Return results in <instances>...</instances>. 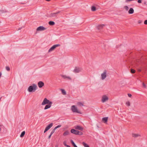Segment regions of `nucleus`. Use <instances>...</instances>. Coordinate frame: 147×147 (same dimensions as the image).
I'll return each instance as SVG.
<instances>
[{
  "label": "nucleus",
  "instance_id": "1",
  "mask_svg": "<svg viewBox=\"0 0 147 147\" xmlns=\"http://www.w3.org/2000/svg\"><path fill=\"white\" fill-rule=\"evenodd\" d=\"M134 66L137 68L138 71L141 72L147 70V55H143L137 59L135 62Z\"/></svg>",
  "mask_w": 147,
  "mask_h": 147
},
{
  "label": "nucleus",
  "instance_id": "2",
  "mask_svg": "<svg viewBox=\"0 0 147 147\" xmlns=\"http://www.w3.org/2000/svg\"><path fill=\"white\" fill-rule=\"evenodd\" d=\"M37 88V85L36 84H33L29 87L28 90L29 92H34L35 91Z\"/></svg>",
  "mask_w": 147,
  "mask_h": 147
},
{
  "label": "nucleus",
  "instance_id": "3",
  "mask_svg": "<svg viewBox=\"0 0 147 147\" xmlns=\"http://www.w3.org/2000/svg\"><path fill=\"white\" fill-rule=\"evenodd\" d=\"M71 133L75 135H81L83 134V133L82 132L76 130L74 129H72L71 130Z\"/></svg>",
  "mask_w": 147,
  "mask_h": 147
},
{
  "label": "nucleus",
  "instance_id": "4",
  "mask_svg": "<svg viewBox=\"0 0 147 147\" xmlns=\"http://www.w3.org/2000/svg\"><path fill=\"white\" fill-rule=\"evenodd\" d=\"M71 109L72 111L74 113H81L80 111H78L75 105L72 106L71 108Z\"/></svg>",
  "mask_w": 147,
  "mask_h": 147
},
{
  "label": "nucleus",
  "instance_id": "5",
  "mask_svg": "<svg viewBox=\"0 0 147 147\" xmlns=\"http://www.w3.org/2000/svg\"><path fill=\"white\" fill-rule=\"evenodd\" d=\"M50 102H52L47 99L46 98H45L42 103V105H45L46 104L50 103Z\"/></svg>",
  "mask_w": 147,
  "mask_h": 147
},
{
  "label": "nucleus",
  "instance_id": "6",
  "mask_svg": "<svg viewBox=\"0 0 147 147\" xmlns=\"http://www.w3.org/2000/svg\"><path fill=\"white\" fill-rule=\"evenodd\" d=\"M60 45L59 44H56L53 45L51 47L49 50L48 52H50L54 50L56 47L59 46Z\"/></svg>",
  "mask_w": 147,
  "mask_h": 147
},
{
  "label": "nucleus",
  "instance_id": "7",
  "mask_svg": "<svg viewBox=\"0 0 147 147\" xmlns=\"http://www.w3.org/2000/svg\"><path fill=\"white\" fill-rule=\"evenodd\" d=\"M109 99L108 97L106 95H104L102 96L101 99V101L104 102L108 100Z\"/></svg>",
  "mask_w": 147,
  "mask_h": 147
},
{
  "label": "nucleus",
  "instance_id": "8",
  "mask_svg": "<svg viewBox=\"0 0 147 147\" xmlns=\"http://www.w3.org/2000/svg\"><path fill=\"white\" fill-rule=\"evenodd\" d=\"M53 125V123H51L46 127L44 131V133H45Z\"/></svg>",
  "mask_w": 147,
  "mask_h": 147
},
{
  "label": "nucleus",
  "instance_id": "9",
  "mask_svg": "<svg viewBox=\"0 0 147 147\" xmlns=\"http://www.w3.org/2000/svg\"><path fill=\"white\" fill-rule=\"evenodd\" d=\"M106 73L107 71L106 70H105L103 73L101 74V79L102 80L105 79L106 76Z\"/></svg>",
  "mask_w": 147,
  "mask_h": 147
},
{
  "label": "nucleus",
  "instance_id": "10",
  "mask_svg": "<svg viewBox=\"0 0 147 147\" xmlns=\"http://www.w3.org/2000/svg\"><path fill=\"white\" fill-rule=\"evenodd\" d=\"M81 69L78 67H76L73 71L75 73H78L81 71Z\"/></svg>",
  "mask_w": 147,
  "mask_h": 147
},
{
  "label": "nucleus",
  "instance_id": "11",
  "mask_svg": "<svg viewBox=\"0 0 147 147\" xmlns=\"http://www.w3.org/2000/svg\"><path fill=\"white\" fill-rule=\"evenodd\" d=\"M60 12V11H58L54 13H51L50 15V17H56L57 16V14Z\"/></svg>",
  "mask_w": 147,
  "mask_h": 147
},
{
  "label": "nucleus",
  "instance_id": "12",
  "mask_svg": "<svg viewBox=\"0 0 147 147\" xmlns=\"http://www.w3.org/2000/svg\"><path fill=\"white\" fill-rule=\"evenodd\" d=\"M46 28L43 26H40L36 29V31H43L46 30Z\"/></svg>",
  "mask_w": 147,
  "mask_h": 147
},
{
  "label": "nucleus",
  "instance_id": "13",
  "mask_svg": "<svg viewBox=\"0 0 147 147\" xmlns=\"http://www.w3.org/2000/svg\"><path fill=\"white\" fill-rule=\"evenodd\" d=\"M38 85L39 88H41L44 86V84L42 81H39L38 83Z\"/></svg>",
  "mask_w": 147,
  "mask_h": 147
},
{
  "label": "nucleus",
  "instance_id": "14",
  "mask_svg": "<svg viewBox=\"0 0 147 147\" xmlns=\"http://www.w3.org/2000/svg\"><path fill=\"white\" fill-rule=\"evenodd\" d=\"M52 104V102H50V103L47 104V105L45 106L44 108V109L46 110L50 108L51 107Z\"/></svg>",
  "mask_w": 147,
  "mask_h": 147
},
{
  "label": "nucleus",
  "instance_id": "15",
  "mask_svg": "<svg viewBox=\"0 0 147 147\" xmlns=\"http://www.w3.org/2000/svg\"><path fill=\"white\" fill-rule=\"evenodd\" d=\"M108 117H105L103 118L102 119V122L105 123H107L108 121Z\"/></svg>",
  "mask_w": 147,
  "mask_h": 147
},
{
  "label": "nucleus",
  "instance_id": "16",
  "mask_svg": "<svg viewBox=\"0 0 147 147\" xmlns=\"http://www.w3.org/2000/svg\"><path fill=\"white\" fill-rule=\"evenodd\" d=\"M61 77L64 79H67L68 80H71V78L69 76H66V75H61Z\"/></svg>",
  "mask_w": 147,
  "mask_h": 147
},
{
  "label": "nucleus",
  "instance_id": "17",
  "mask_svg": "<svg viewBox=\"0 0 147 147\" xmlns=\"http://www.w3.org/2000/svg\"><path fill=\"white\" fill-rule=\"evenodd\" d=\"M75 129H78L81 131L83 130V128L79 125H77L75 127Z\"/></svg>",
  "mask_w": 147,
  "mask_h": 147
},
{
  "label": "nucleus",
  "instance_id": "18",
  "mask_svg": "<svg viewBox=\"0 0 147 147\" xmlns=\"http://www.w3.org/2000/svg\"><path fill=\"white\" fill-rule=\"evenodd\" d=\"M134 9L132 8H130L129 11H128V13L130 14H133L134 13Z\"/></svg>",
  "mask_w": 147,
  "mask_h": 147
},
{
  "label": "nucleus",
  "instance_id": "19",
  "mask_svg": "<svg viewBox=\"0 0 147 147\" xmlns=\"http://www.w3.org/2000/svg\"><path fill=\"white\" fill-rule=\"evenodd\" d=\"M104 26L105 25L104 24L99 25L98 26L97 28L99 30H100L102 29Z\"/></svg>",
  "mask_w": 147,
  "mask_h": 147
},
{
  "label": "nucleus",
  "instance_id": "20",
  "mask_svg": "<svg viewBox=\"0 0 147 147\" xmlns=\"http://www.w3.org/2000/svg\"><path fill=\"white\" fill-rule=\"evenodd\" d=\"M69 134V131L67 130L65 131L63 134V135L64 136H66L68 135Z\"/></svg>",
  "mask_w": 147,
  "mask_h": 147
},
{
  "label": "nucleus",
  "instance_id": "21",
  "mask_svg": "<svg viewBox=\"0 0 147 147\" xmlns=\"http://www.w3.org/2000/svg\"><path fill=\"white\" fill-rule=\"evenodd\" d=\"M132 136L133 137L137 138L138 136H140V135L137 134H132Z\"/></svg>",
  "mask_w": 147,
  "mask_h": 147
},
{
  "label": "nucleus",
  "instance_id": "22",
  "mask_svg": "<svg viewBox=\"0 0 147 147\" xmlns=\"http://www.w3.org/2000/svg\"><path fill=\"white\" fill-rule=\"evenodd\" d=\"M49 24L50 25L53 26L55 24V23L53 21H50L49 22Z\"/></svg>",
  "mask_w": 147,
  "mask_h": 147
},
{
  "label": "nucleus",
  "instance_id": "23",
  "mask_svg": "<svg viewBox=\"0 0 147 147\" xmlns=\"http://www.w3.org/2000/svg\"><path fill=\"white\" fill-rule=\"evenodd\" d=\"M25 134V131H22L21 133V135H20V137L21 138H22L24 136Z\"/></svg>",
  "mask_w": 147,
  "mask_h": 147
},
{
  "label": "nucleus",
  "instance_id": "24",
  "mask_svg": "<svg viewBox=\"0 0 147 147\" xmlns=\"http://www.w3.org/2000/svg\"><path fill=\"white\" fill-rule=\"evenodd\" d=\"M61 91L62 93L64 95H65L66 94V92L63 89H61Z\"/></svg>",
  "mask_w": 147,
  "mask_h": 147
},
{
  "label": "nucleus",
  "instance_id": "25",
  "mask_svg": "<svg viewBox=\"0 0 147 147\" xmlns=\"http://www.w3.org/2000/svg\"><path fill=\"white\" fill-rule=\"evenodd\" d=\"M91 10L92 11H95L96 10V7L95 6H92L91 7Z\"/></svg>",
  "mask_w": 147,
  "mask_h": 147
},
{
  "label": "nucleus",
  "instance_id": "26",
  "mask_svg": "<svg viewBox=\"0 0 147 147\" xmlns=\"http://www.w3.org/2000/svg\"><path fill=\"white\" fill-rule=\"evenodd\" d=\"M71 142L74 147H78L76 145L74 142L72 140H71Z\"/></svg>",
  "mask_w": 147,
  "mask_h": 147
},
{
  "label": "nucleus",
  "instance_id": "27",
  "mask_svg": "<svg viewBox=\"0 0 147 147\" xmlns=\"http://www.w3.org/2000/svg\"><path fill=\"white\" fill-rule=\"evenodd\" d=\"M83 146L85 147H90L88 144H87L86 143L84 142H83Z\"/></svg>",
  "mask_w": 147,
  "mask_h": 147
},
{
  "label": "nucleus",
  "instance_id": "28",
  "mask_svg": "<svg viewBox=\"0 0 147 147\" xmlns=\"http://www.w3.org/2000/svg\"><path fill=\"white\" fill-rule=\"evenodd\" d=\"M77 105L78 106H83V103L81 102H78L77 103Z\"/></svg>",
  "mask_w": 147,
  "mask_h": 147
},
{
  "label": "nucleus",
  "instance_id": "29",
  "mask_svg": "<svg viewBox=\"0 0 147 147\" xmlns=\"http://www.w3.org/2000/svg\"><path fill=\"white\" fill-rule=\"evenodd\" d=\"M136 72V71L135 70L133 69H131V72L132 74H134V73Z\"/></svg>",
  "mask_w": 147,
  "mask_h": 147
},
{
  "label": "nucleus",
  "instance_id": "30",
  "mask_svg": "<svg viewBox=\"0 0 147 147\" xmlns=\"http://www.w3.org/2000/svg\"><path fill=\"white\" fill-rule=\"evenodd\" d=\"M126 105H127L128 106H129L130 105V102L129 101L126 102Z\"/></svg>",
  "mask_w": 147,
  "mask_h": 147
},
{
  "label": "nucleus",
  "instance_id": "31",
  "mask_svg": "<svg viewBox=\"0 0 147 147\" xmlns=\"http://www.w3.org/2000/svg\"><path fill=\"white\" fill-rule=\"evenodd\" d=\"M124 8L125 9L126 11H128L129 9V7L127 6H125L124 7Z\"/></svg>",
  "mask_w": 147,
  "mask_h": 147
},
{
  "label": "nucleus",
  "instance_id": "32",
  "mask_svg": "<svg viewBox=\"0 0 147 147\" xmlns=\"http://www.w3.org/2000/svg\"><path fill=\"white\" fill-rule=\"evenodd\" d=\"M6 69L8 71H9L10 70V68L9 67L7 66L6 67Z\"/></svg>",
  "mask_w": 147,
  "mask_h": 147
},
{
  "label": "nucleus",
  "instance_id": "33",
  "mask_svg": "<svg viewBox=\"0 0 147 147\" xmlns=\"http://www.w3.org/2000/svg\"><path fill=\"white\" fill-rule=\"evenodd\" d=\"M61 125H58L57 126L55 127V129H56L57 128H59V127H60L61 126Z\"/></svg>",
  "mask_w": 147,
  "mask_h": 147
},
{
  "label": "nucleus",
  "instance_id": "34",
  "mask_svg": "<svg viewBox=\"0 0 147 147\" xmlns=\"http://www.w3.org/2000/svg\"><path fill=\"white\" fill-rule=\"evenodd\" d=\"M55 130H56V129H55V128H54V129L51 132V134L52 135L55 132Z\"/></svg>",
  "mask_w": 147,
  "mask_h": 147
},
{
  "label": "nucleus",
  "instance_id": "35",
  "mask_svg": "<svg viewBox=\"0 0 147 147\" xmlns=\"http://www.w3.org/2000/svg\"><path fill=\"white\" fill-rule=\"evenodd\" d=\"M0 127H2V128L3 129H4V126H3V125L2 124H0Z\"/></svg>",
  "mask_w": 147,
  "mask_h": 147
},
{
  "label": "nucleus",
  "instance_id": "36",
  "mask_svg": "<svg viewBox=\"0 0 147 147\" xmlns=\"http://www.w3.org/2000/svg\"><path fill=\"white\" fill-rule=\"evenodd\" d=\"M142 85H143V86L144 87V88H146V85L144 82L143 83Z\"/></svg>",
  "mask_w": 147,
  "mask_h": 147
},
{
  "label": "nucleus",
  "instance_id": "37",
  "mask_svg": "<svg viewBox=\"0 0 147 147\" xmlns=\"http://www.w3.org/2000/svg\"><path fill=\"white\" fill-rule=\"evenodd\" d=\"M144 24L146 25H147V20H146L144 21Z\"/></svg>",
  "mask_w": 147,
  "mask_h": 147
},
{
  "label": "nucleus",
  "instance_id": "38",
  "mask_svg": "<svg viewBox=\"0 0 147 147\" xmlns=\"http://www.w3.org/2000/svg\"><path fill=\"white\" fill-rule=\"evenodd\" d=\"M144 4L146 5H147V2L146 1H144Z\"/></svg>",
  "mask_w": 147,
  "mask_h": 147
},
{
  "label": "nucleus",
  "instance_id": "39",
  "mask_svg": "<svg viewBox=\"0 0 147 147\" xmlns=\"http://www.w3.org/2000/svg\"><path fill=\"white\" fill-rule=\"evenodd\" d=\"M138 2L139 3H142V0H138Z\"/></svg>",
  "mask_w": 147,
  "mask_h": 147
},
{
  "label": "nucleus",
  "instance_id": "40",
  "mask_svg": "<svg viewBox=\"0 0 147 147\" xmlns=\"http://www.w3.org/2000/svg\"><path fill=\"white\" fill-rule=\"evenodd\" d=\"M128 96L129 97H131L132 96L131 94H128Z\"/></svg>",
  "mask_w": 147,
  "mask_h": 147
},
{
  "label": "nucleus",
  "instance_id": "41",
  "mask_svg": "<svg viewBox=\"0 0 147 147\" xmlns=\"http://www.w3.org/2000/svg\"><path fill=\"white\" fill-rule=\"evenodd\" d=\"M52 135L50 134V135H49V136L48 137V138L49 139H50V138H51V136Z\"/></svg>",
  "mask_w": 147,
  "mask_h": 147
},
{
  "label": "nucleus",
  "instance_id": "42",
  "mask_svg": "<svg viewBox=\"0 0 147 147\" xmlns=\"http://www.w3.org/2000/svg\"><path fill=\"white\" fill-rule=\"evenodd\" d=\"M65 146H67V147H70V146L68 145H67V144H65Z\"/></svg>",
  "mask_w": 147,
  "mask_h": 147
},
{
  "label": "nucleus",
  "instance_id": "43",
  "mask_svg": "<svg viewBox=\"0 0 147 147\" xmlns=\"http://www.w3.org/2000/svg\"><path fill=\"white\" fill-rule=\"evenodd\" d=\"M141 22H142V21H140V20H139V21H138V23L139 24H140V23H141Z\"/></svg>",
  "mask_w": 147,
  "mask_h": 147
},
{
  "label": "nucleus",
  "instance_id": "44",
  "mask_svg": "<svg viewBox=\"0 0 147 147\" xmlns=\"http://www.w3.org/2000/svg\"><path fill=\"white\" fill-rule=\"evenodd\" d=\"M66 143L65 142H63V144H64L65 146V144H66Z\"/></svg>",
  "mask_w": 147,
  "mask_h": 147
},
{
  "label": "nucleus",
  "instance_id": "45",
  "mask_svg": "<svg viewBox=\"0 0 147 147\" xmlns=\"http://www.w3.org/2000/svg\"><path fill=\"white\" fill-rule=\"evenodd\" d=\"M3 129V128H2V127H0V131H1V129Z\"/></svg>",
  "mask_w": 147,
  "mask_h": 147
},
{
  "label": "nucleus",
  "instance_id": "46",
  "mask_svg": "<svg viewBox=\"0 0 147 147\" xmlns=\"http://www.w3.org/2000/svg\"><path fill=\"white\" fill-rule=\"evenodd\" d=\"M45 0L47 1H51V0Z\"/></svg>",
  "mask_w": 147,
  "mask_h": 147
},
{
  "label": "nucleus",
  "instance_id": "47",
  "mask_svg": "<svg viewBox=\"0 0 147 147\" xmlns=\"http://www.w3.org/2000/svg\"><path fill=\"white\" fill-rule=\"evenodd\" d=\"M119 47V46H118H118H116V48H118Z\"/></svg>",
  "mask_w": 147,
  "mask_h": 147
},
{
  "label": "nucleus",
  "instance_id": "48",
  "mask_svg": "<svg viewBox=\"0 0 147 147\" xmlns=\"http://www.w3.org/2000/svg\"><path fill=\"white\" fill-rule=\"evenodd\" d=\"M2 97H1L0 98V101L1 100V98H2Z\"/></svg>",
  "mask_w": 147,
  "mask_h": 147
},
{
  "label": "nucleus",
  "instance_id": "49",
  "mask_svg": "<svg viewBox=\"0 0 147 147\" xmlns=\"http://www.w3.org/2000/svg\"><path fill=\"white\" fill-rule=\"evenodd\" d=\"M20 29H21L20 28H19L18 29V30H20Z\"/></svg>",
  "mask_w": 147,
  "mask_h": 147
},
{
  "label": "nucleus",
  "instance_id": "50",
  "mask_svg": "<svg viewBox=\"0 0 147 147\" xmlns=\"http://www.w3.org/2000/svg\"><path fill=\"white\" fill-rule=\"evenodd\" d=\"M55 147H57V146H56Z\"/></svg>",
  "mask_w": 147,
  "mask_h": 147
},
{
  "label": "nucleus",
  "instance_id": "51",
  "mask_svg": "<svg viewBox=\"0 0 147 147\" xmlns=\"http://www.w3.org/2000/svg\"><path fill=\"white\" fill-rule=\"evenodd\" d=\"M55 147H57V146H56Z\"/></svg>",
  "mask_w": 147,
  "mask_h": 147
}]
</instances>
